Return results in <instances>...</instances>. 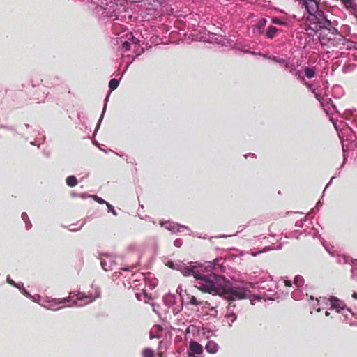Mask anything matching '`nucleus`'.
Segmentation results:
<instances>
[{
	"label": "nucleus",
	"mask_w": 357,
	"mask_h": 357,
	"mask_svg": "<svg viewBox=\"0 0 357 357\" xmlns=\"http://www.w3.org/2000/svg\"><path fill=\"white\" fill-rule=\"evenodd\" d=\"M331 308L335 309L337 312L344 314L346 317L347 316L344 314L345 311L351 312V310L346 307L345 303L337 298V297L332 296L329 299Z\"/></svg>",
	"instance_id": "obj_4"
},
{
	"label": "nucleus",
	"mask_w": 357,
	"mask_h": 357,
	"mask_svg": "<svg viewBox=\"0 0 357 357\" xmlns=\"http://www.w3.org/2000/svg\"><path fill=\"white\" fill-rule=\"evenodd\" d=\"M181 271L185 276L192 275L195 279V287L205 293L209 291L211 284H209L208 282L212 281V277L215 275L208 273L202 266L183 267Z\"/></svg>",
	"instance_id": "obj_2"
},
{
	"label": "nucleus",
	"mask_w": 357,
	"mask_h": 357,
	"mask_svg": "<svg viewBox=\"0 0 357 357\" xmlns=\"http://www.w3.org/2000/svg\"><path fill=\"white\" fill-rule=\"evenodd\" d=\"M292 73H294L295 75L298 76L299 78L301 79L302 80H304V77L301 76V72L299 70H296L295 69V71H294Z\"/></svg>",
	"instance_id": "obj_19"
},
{
	"label": "nucleus",
	"mask_w": 357,
	"mask_h": 357,
	"mask_svg": "<svg viewBox=\"0 0 357 357\" xmlns=\"http://www.w3.org/2000/svg\"><path fill=\"white\" fill-rule=\"evenodd\" d=\"M93 300L94 298L89 296H86L82 292L70 293L68 298H59L58 303H66L73 301V305L77 307H82L91 303Z\"/></svg>",
	"instance_id": "obj_3"
},
{
	"label": "nucleus",
	"mask_w": 357,
	"mask_h": 357,
	"mask_svg": "<svg viewBox=\"0 0 357 357\" xmlns=\"http://www.w3.org/2000/svg\"><path fill=\"white\" fill-rule=\"evenodd\" d=\"M66 184L69 187H75L77 185V179L75 176H69L66 179Z\"/></svg>",
	"instance_id": "obj_11"
},
{
	"label": "nucleus",
	"mask_w": 357,
	"mask_h": 357,
	"mask_svg": "<svg viewBox=\"0 0 357 357\" xmlns=\"http://www.w3.org/2000/svg\"><path fill=\"white\" fill-rule=\"evenodd\" d=\"M329 40L334 46L340 47L345 45L346 39L342 34L337 33L335 34L334 38H330Z\"/></svg>",
	"instance_id": "obj_7"
},
{
	"label": "nucleus",
	"mask_w": 357,
	"mask_h": 357,
	"mask_svg": "<svg viewBox=\"0 0 357 357\" xmlns=\"http://www.w3.org/2000/svg\"><path fill=\"white\" fill-rule=\"evenodd\" d=\"M277 31H278V29L275 26H271L268 28L266 35L267 38L271 39V38H274Z\"/></svg>",
	"instance_id": "obj_13"
},
{
	"label": "nucleus",
	"mask_w": 357,
	"mask_h": 357,
	"mask_svg": "<svg viewBox=\"0 0 357 357\" xmlns=\"http://www.w3.org/2000/svg\"><path fill=\"white\" fill-rule=\"evenodd\" d=\"M143 357H154V351L150 348H145L142 351Z\"/></svg>",
	"instance_id": "obj_16"
},
{
	"label": "nucleus",
	"mask_w": 357,
	"mask_h": 357,
	"mask_svg": "<svg viewBox=\"0 0 357 357\" xmlns=\"http://www.w3.org/2000/svg\"><path fill=\"white\" fill-rule=\"evenodd\" d=\"M96 200H97L98 202L100 203V204L105 203V202L102 198H100V197H96Z\"/></svg>",
	"instance_id": "obj_20"
},
{
	"label": "nucleus",
	"mask_w": 357,
	"mask_h": 357,
	"mask_svg": "<svg viewBox=\"0 0 357 357\" xmlns=\"http://www.w3.org/2000/svg\"><path fill=\"white\" fill-rule=\"evenodd\" d=\"M304 71L307 78H313L316 75V70L314 68L305 67Z\"/></svg>",
	"instance_id": "obj_12"
},
{
	"label": "nucleus",
	"mask_w": 357,
	"mask_h": 357,
	"mask_svg": "<svg viewBox=\"0 0 357 357\" xmlns=\"http://www.w3.org/2000/svg\"><path fill=\"white\" fill-rule=\"evenodd\" d=\"M174 244H175L176 245H178V243H176V241H175V242H174Z\"/></svg>",
	"instance_id": "obj_27"
},
{
	"label": "nucleus",
	"mask_w": 357,
	"mask_h": 357,
	"mask_svg": "<svg viewBox=\"0 0 357 357\" xmlns=\"http://www.w3.org/2000/svg\"><path fill=\"white\" fill-rule=\"evenodd\" d=\"M280 62L283 63L284 64V67L286 70H288L291 73H293L294 71H295V66L292 63H290L289 62H285L284 60H282V61H280Z\"/></svg>",
	"instance_id": "obj_14"
},
{
	"label": "nucleus",
	"mask_w": 357,
	"mask_h": 357,
	"mask_svg": "<svg viewBox=\"0 0 357 357\" xmlns=\"http://www.w3.org/2000/svg\"><path fill=\"white\" fill-rule=\"evenodd\" d=\"M299 3L305 7L307 13L311 15H314L318 10V4L315 0H311L310 2L307 0H299Z\"/></svg>",
	"instance_id": "obj_5"
},
{
	"label": "nucleus",
	"mask_w": 357,
	"mask_h": 357,
	"mask_svg": "<svg viewBox=\"0 0 357 357\" xmlns=\"http://www.w3.org/2000/svg\"><path fill=\"white\" fill-rule=\"evenodd\" d=\"M188 303L190 305L198 306L203 303L202 301L198 300L197 298L193 295H188Z\"/></svg>",
	"instance_id": "obj_10"
},
{
	"label": "nucleus",
	"mask_w": 357,
	"mask_h": 357,
	"mask_svg": "<svg viewBox=\"0 0 357 357\" xmlns=\"http://www.w3.org/2000/svg\"><path fill=\"white\" fill-rule=\"evenodd\" d=\"M8 280V282L9 284H13V285L15 286V282H14V281H13V280H10V278H8V280Z\"/></svg>",
	"instance_id": "obj_22"
},
{
	"label": "nucleus",
	"mask_w": 357,
	"mask_h": 357,
	"mask_svg": "<svg viewBox=\"0 0 357 357\" xmlns=\"http://www.w3.org/2000/svg\"><path fill=\"white\" fill-rule=\"evenodd\" d=\"M162 331V328L159 325L154 326L150 332V338H160L161 335L160 333Z\"/></svg>",
	"instance_id": "obj_8"
},
{
	"label": "nucleus",
	"mask_w": 357,
	"mask_h": 357,
	"mask_svg": "<svg viewBox=\"0 0 357 357\" xmlns=\"http://www.w3.org/2000/svg\"><path fill=\"white\" fill-rule=\"evenodd\" d=\"M203 352L202 346L196 341H191L189 344V350L188 351L190 357H195V354L200 355Z\"/></svg>",
	"instance_id": "obj_6"
},
{
	"label": "nucleus",
	"mask_w": 357,
	"mask_h": 357,
	"mask_svg": "<svg viewBox=\"0 0 357 357\" xmlns=\"http://www.w3.org/2000/svg\"><path fill=\"white\" fill-rule=\"evenodd\" d=\"M213 280L208 282L211 284L208 294L219 295L229 301L245 298L246 291L243 287H231L230 282L225 278L215 274L212 277Z\"/></svg>",
	"instance_id": "obj_1"
},
{
	"label": "nucleus",
	"mask_w": 357,
	"mask_h": 357,
	"mask_svg": "<svg viewBox=\"0 0 357 357\" xmlns=\"http://www.w3.org/2000/svg\"><path fill=\"white\" fill-rule=\"evenodd\" d=\"M174 244H175L176 245H178V243H176V241H175V242H174Z\"/></svg>",
	"instance_id": "obj_26"
},
{
	"label": "nucleus",
	"mask_w": 357,
	"mask_h": 357,
	"mask_svg": "<svg viewBox=\"0 0 357 357\" xmlns=\"http://www.w3.org/2000/svg\"><path fill=\"white\" fill-rule=\"evenodd\" d=\"M158 356H159V357H162V353H159V354H158Z\"/></svg>",
	"instance_id": "obj_25"
},
{
	"label": "nucleus",
	"mask_w": 357,
	"mask_h": 357,
	"mask_svg": "<svg viewBox=\"0 0 357 357\" xmlns=\"http://www.w3.org/2000/svg\"><path fill=\"white\" fill-rule=\"evenodd\" d=\"M352 298H354V299H357V293L356 292H354L352 294Z\"/></svg>",
	"instance_id": "obj_23"
},
{
	"label": "nucleus",
	"mask_w": 357,
	"mask_h": 357,
	"mask_svg": "<svg viewBox=\"0 0 357 357\" xmlns=\"http://www.w3.org/2000/svg\"><path fill=\"white\" fill-rule=\"evenodd\" d=\"M285 285L287 286V287H291V281L290 280H285Z\"/></svg>",
	"instance_id": "obj_21"
},
{
	"label": "nucleus",
	"mask_w": 357,
	"mask_h": 357,
	"mask_svg": "<svg viewBox=\"0 0 357 357\" xmlns=\"http://www.w3.org/2000/svg\"><path fill=\"white\" fill-rule=\"evenodd\" d=\"M206 350L210 354H215L218 350V345L213 340L208 341L206 347Z\"/></svg>",
	"instance_id": "obj_9"
},
{
	"label": "nucleus",
	"mask_w": 357,
	"mask_h": 357,
	"mask_svg": "<svg viewBox=\"0 0 357 357\" xmlns=\"http://www.w3.org/2000/svg\"><path fill=\"white\" fill-rule=\"evenodd\" d=\"M226 317L231 323L234 322L237 318L236 315L233 312L226 314Z\"/></svg>",
	"instance_id": "obj_17"
},
{
	"label": "nucleus",
	"mask_w": 357,
	"mask_h": 357,
	"mask_svg": "<svg viewBox=\"0 0 357 357\" xmlns=\"http://www.w3.org/2000/svg\"><path fill=\"white\" fill-rule=\"evenodd\" d=\"M128 46H129V43H128V42H125V43H123V47H128Z\"/></svg>",
	"instance_id": "obj_24"
},
{
	"label": "nucleus",
	"mask_w": 357,
	"mask_h": 357,
	"mask_svg": "<svg viewBox=\"0 0 357 357\" xmlns=\"http://www.w3.org/2000/svg\"><path fill=\"white\" fill-rule=\"evenodd\" d=\"M119 84V82L116 79H112L109 82V87L110 91L115 90Z\"/></svg>",
	"instance_id": "obj_15"
},
{
	"label": "nucleus",
	"mask_w": 357,
	"mask_h": 357,
	"mask_svg": "<svg viewBox=\"0 0 357 357\" xmlns=\"http://www.w3.org/2000/svg\"><path fill=\"white\" fill-rule=\"evenodd\" d=\"M273 22L277 24H284V23L282 22L280 19L278 18H273L272 20Z\"/></svg>",
	"instance_id": "obj_18"
}]
</instances>
